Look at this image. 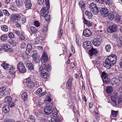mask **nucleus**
<instances>
[{
  "mask_svg": "<svg viewBox=\"0 0 122 122\" xmlns=\"http://www.w3.org/2000/svg\"><path fill=\"white\" fill-rule=\"evenodd\" d=\"M42 57L41 59V64L39 68V70L41 77L44 79H46L49 76L47 71L50 66L49 64L46 65V62L48 60V56L46 52H44L43 53Z\"/></svg>",
  "mask_w": 122,
  "mask_h": 122,
  "instance_id": "nucleus-1",
  "label": "nucleus"
},
{
  "mask_svg": "<svg viewBox=\"0 0 122 122\" xmlns=\"http://www.w3.org/2000/svg\"><path fill=\"white\" fill-rule=\"evenodd\" d=\"M117 59V56L114 54H112L108 56L105 62L103 63L104 66L107 69H110L115 63Z\"/></svg>",
  "mask_w": 122,
  "mask_h": 122,
  "instance_id": "nucleus-2",
  "label": "nucleus"
},
{
  "mask_svg": "<svg viewBox=\"0 0 122 122\" xmlns=\"http://www.w3.org/2000/svg\"><path fill=\"white\" fill-rule=\"evenodd\" d=\"M111 99L113 102L115 106H117L122 101L120 97H118L116 94L112 95L111 96Z\"/></svg>",
  "mask_w": 122,
  "mask_h": 122,
  "instance_id": "nucleus-3",
  "label": "nucleus"
},
{
  "mask_svg": "<svg viewBox=\"0 0 122 122\" xmlns=\"http://www.w3.org/2000/svg\"><path fill=\"white\" fill-rule=\"evenodd\" d=\"M48 8H43L41 11V15L44 17H46L45 18V20L46 21H49L50 18L49 15H47L48 14Z\"/></svg>",
  "mask_w": 122,
  "mask_h": 122,
  "instance_id": "nucleus-4",
  "label": "nucleus"
},
{
  "mask_svg": "<svg viewBox=\"0 0 122 122\" xmlns=\"http://www.w3.org/2000/svg\"><path fill=\"white\" fill-rule=\"evenodd\" d=\"M17 68L18 70L20 73H24L26 71V68L22 62H20L18 63L17 65Z\"/></svg>",
  "mask_w": 122,
  "mask_h": 122,
  "instance_id": "nucleus-5",
  "label": "nucleus"
},
{
  "mask_svg": "<svg viewBox=\"0 0 122 122\" xmlns=\"http://www.w3.org/2000/svg\"><path fill=\"white\" fill-rule=\"evenodd\" d=\"M102 37L100 36H97L92 41L93 44L96 46H98L100 44Z\"/></svg>",
  "mask_w": 122,
  "mask_h": 122,
  "instance_id": "nucleus-6",
  "label": "nucleus"
},
{
  "mask_svg": "<svg viewBox=\"0 0 122 122\" xmlns=\"http://www.w3.org/2000/svg\"><path fill=\"white\" fill-rule=\"evenodd\" d=\"M20 15L17 14H16V15L12 14L10 17V20L13 22H15L17 20H20Z\"/></svg>",
  "mask_w": 122,
  "mask_h": 122,
  "instance_id": "nucleus-7",
  "label": "nucleus"
},
{
  "mask_svg": "<svg viewBox=\"0 0 122 122\" xmlns=\"http://www.w3.org/2000/svg\"><path fill=\"white\" fill-rule=\"evenodd\" d=\"M26 85L28 88H31L34 86V83L32 81L30 78L26 79Z\"/></svg>",
  "mask_w": 122,
  "mask_h": 122,
  "instance_id": "nucleus-8",
  "label": "nucleus"
},
{
  "mask_svg": "<svg viewBox=\"0 0 122 122\" xmlns=\"http://www.w3.org/2000/svg\"><path fill=\"white\" fill-rule=\"evenodd\" d=\"M83 47L86 49L89 50L92 48L91 43L90 41H87L83 43Z\"/></svg>",
  "mask_w": 122,
  "mask_h": 122,
  "instance_id": "nucleus-9",
  "label": "nucleus"
},
{
  "mask_svg": "<svg viewBox=\"0 0 122 122\" xmlns=\"http://www.w3.org/2000/svg\"><path fill=\"white\" fill-rule=\"evenodd\" d=\"M101 15L103 17H107L108 15V10L107 8H102L101 10Z\"/></svg>",
  "mask_w": 122,
  "mask_h": 122,
  "instance_id": "nucleus-10",
  "label": "nucleus"
},
{
  "mask_svg": "<svg viewBox=\"0 0 122 122\" xmlns=\"http://www.w3.org/2000/svg\"><path fill=\"white\" fill-rule=\"evenodd\" d=\"M47 106L44 109V112L45 114L48 115L50 114L52 112L51 109L52 108L51 106H48V104H47Z\"/></svg>",
  "mask_w": 122,
  "mask_h": 122,
  "instance_id": "nucleus-11",
  "label": "nucleus"
},
{
  "mask_svg": "<svg viewBox=\"0 0 122 122\" xmlns=\"http://www.w3.org/2000/svg\"><path fill=\"white\" fill-rule=\"evenodd\" d=\"M2 48L3 50L5 51L9 52H11L12 51V50L10 48V46L6 44L2 45Z\"/></svg>",
  "mask_w": 122,
  "mask_h": 122,
  "instance_id": "nucleus-12",
  "label": "nucleus"
},
{
  "mask_svg": "<svg viewBox=\"0 0 122 122\" xmlns=\"http://www.w3.org/2000/svg\"><path fill=\"white\" fill-rule=\"evenodd\" d=\"M83 34L85 37H88L91 36L92 33L90 30L86 29L83 31Z\"/></svg>",
  "mask_w": 122,
  "mask_h": 122,
  "instance_id": "nucleus-13",
  "label": "nucleus"
},
{
  "mask_svg": "<svg viewBox=\"0 0 122 122\" xmlns=\"http://www.w3.org/2000/svg\"><path fill=\"white\" fill-rule=\"evenodd\" d=\"M117 28L115 25H113L112 27L109 26L107 28V31L110 33L114 32L117 30Z\"/></svg>",
  "mask_w": 122,
  "mask_h": 122,
  "instance_id": "nucleus-14",
  "label": "nucleus"
},
{
  "mask_svg": "<svg viewBox=\"0 0 122 122\" xmlns=\"http://www.w3.org/2000/svg\"><path fill=\"white\" fill-rule=\"evenodd\" d=\"M9 70V73L10 74H14L16 72L15 68V66H10Z\"/></svg>",
  "mask_w": 122,
  "mask_h": 122,
  "instance_id": "nucleus-15",
  "label": "nucleus"
},
{
  "mask_svg": "<svg viewBox=\"0 0 122 122\" xmlns=\"http://www.w3.org/2000/svg\"><path fill=\"white\" fill-rule=\"evenodd\" d=\"M89 52L91 56H92L94 54H97L98 52L97 50L93 48L92 47L91 49L89 50Z\"/></svg>",
  "mask_w": 122,
  "mask_h": 122,
  "instance_id": "nucleus-16",
  "label": "nucleus"
},
{
  "mask_svg": "<svg viewBox=\"0 0 122 122\" xmlns=\"http://www.w3.org/2000/svg\"><path fill=\"white\" fill-rule=\"evenodd\" d=\"M24 62V64L26 65V67L28 69L30 70L33 69L34 67L32 64L30 62H27L25 61Z\"/></svg>",
  "mask_w": 122,
  "mask_h": 122,
  "instance_id": "nucleus-17",
  "label": "nucleus"
},
{
  "mask_svg": "<svg viewBox=\"0 0 122 122\" xmlns=\"http://www.w3.org/2000/svg\"><path fill=\"white\" fill-rule=\"evenodd\" d=\"M72 80L73 79L72 78H69L66 83L67 88L69 90H70L71 88L72 85Z\"/></svg>",
  "mask_w": 122,
  "mask_h": 122,
  "instance_id": "nucleus-18",
  "label": "nucleus"
},
{
  "mask_svg": "<svg viewBox=\"0 0 122 122\" xmlns=\"http://www.w3.org/2000/svg\"><path fill=\"white\" fill-rule=\"evenodd\" d=\"M117 44L118 46L121 47L122 46V37L120 36L119 38H117L116 40Z\"/></svg>",
  "mask_w": 122,
  "mask_h": 122,
  "instance_id": "nucleus-19",
  "label": "nucleus"
},
{
  "mask_svg": "<svg viewBox=\"0 0 122 122\" xmlns=\"http://www.w3.org/2000/svg\"><path fill=\"white\" fill-rule=\"evenodd\" d=\"M120 80L119 79L116 78H113L111 80L112 83L117 85L120 83Z\"/></svg>",
  "mask_w": 122,
  "mask_h": 122,
  "instance_id": "nucleus-20",
  "label": "nucleus"
},
{
  "mask_svg": "<svg viewBox=\"0 0 122 122\" xmlns=\"http://www.w3.org/2000/svg\"><path fill=\"white\" fill-rule=\"evenodd\" d=\"M83 23L88 26H92L93 24L92 22L87 20L85 18H84Z\"/></svg>",
  "mask_w": 122,
  "mask_h": 122,
  "instance_id": "nucleus-21",
  "label": "nucleus"
},
{
  "mask_svg": "<svg viewBox=\"0 0 122 122\" xmlns=\"http://www.w3.org/2000/svg\"><path fill=\"white\" fill-rule=\"evenodd\" d=\"M28 94L26 92H24L21 95V98L24 101H26L27 99Z\"/></svg>",
  "mask_w": 122,
  "mask_h": 122,
  "instance_id": "nucleus-22",
  "label": "nucleus"
},
{
  "mask_svg": "<svg viewBox=\"0 0 122 122\" xmlns=\"http://www.w3.org/2000/svg\"><path fill=\"white\" fill-rule=\"evenodd\" d=\"M3 111L5 113L9 112L10 111L9 107L8 105H5L2 108Z\"/></svg>",
  "mask_w": 122,
  "mask_h": 122,
  "instance_id": "nucleus-23",
  "label": "nucleus"
},
{
  "mask_svg": "<svg viewBox=\"0 0 122 122\" xmlns=\"http://www.w3.org/2000/svg\"><path fill=\"white\" fill-rule=\"evenodd\" d=\"M32 56L33 58V60L35 62L37 63L40 61V57H38L36 54L32 55Z\"/></svg>",
  "mask_w": 122,
  "mask_h": 122,
  "instance_id": "nucleus-24",
  "label": "nucleus"
},
{
  "mask_svg": "<svg viewBox=\"0 0 122 122\" xmlns=\"http://www.w3.org/2000/svg\"><path fill=\"white\" fill-rule=\"evenodd\" d=\"M115 20L116 22L121 24L122 23V16H118L116 18Z\"/></svg>",
  "mask_w": 122,
  "mask_h": 122,
  "instance_id": "nucleus-25",
  "label": "nucleus"
},
{
  "mask_svg": "<svg viewBox=\"0 0 122 122\" xmlns=\"http://www.w3.org/2000/svg\"><path fill=\"white\" fill-rule=\"evenodd\" d=\"M90 10L92 11L94 15H97L99 10L98 8H90Z\"/></svg>",
  "mask_w": 122,
  "mask_h": 122,
  "instance_id": "nucleus-26",
  "label": "nucleus"
},
{
  "mask_svg": "<svg viewBox=\"0 0 122 122\" xmlns=\"http://www.w3.org/2000/svg\"><path fill=\"white\" fill-rule=\"evenodd\" d=\"M113 88L111 86H109L107 88L106 91L108 93H111L113 91Z\"/></svg>",
  "mask_w": 122,
  "mask_h": 122,
  "instance_id": "nucleus-27",
  "label": "nucleus"
},
{
  "mask_svg": "<svg viewBox=\"0 0 122 122\" xmlns=\"http://www.w3.org/2000/svg\"><path fill=\"white\" fill-rule=\"evenodd\" d=\"M2 30L4 32H7L8 30V27L5 25H2L1 26Z\"/></svg>",
  "mask_w": 122,
  "mask_h": 122,
  "instance_id": "nucleus-28",
  "label": "nucleus"
},
{
  "mask_svg": "<svg viewBox=\"0 0 122 122\" xmlns=\"http://www.w3.org/2000/svg\"><path fill=\"white\" fill-rule=\"evenodd\" d=\"M32 48V46L30 44H27V49L26 50V52H28L29 53L31 51Z\"/></svg>",
  "mask_w": 122,
  "mask_h": 122,
  "instance_id": "nucleus-29",
  "label": "nucleus"
},
{
  "mask_svg": "<svg viewBox=\"0 0 122 122\" xmlns=\"http://www.w3.org/2000/svg\"><path fill=\"white\" fill-rule=\"evenodd\" d=\"M102 80L104 83L105 84H107L109 83L110 79L108 77L102 78Z\"/></svg>",
  "mask_w": 122,
  "mask_h": 122,
  "instance_id": "nucleus-30",
  "label": "nucleus"
},
{
  "mask_svg": "<svg viewBox=\"0 0 122 122\" xmlns=\"http://www.w3.org/2000/svg\"><path fill=\"white\" fill-rule=\"evenodd\" d=\"M108 19L111 20H112L114 19V15L112 13H108Z\"/></svg>",
  "mask_w": 122,
  "mask_h": 122,
  "instance_id": "nucleus-31",
  "label": "nucleus"
},
{
  "mask_svg": "<svg viewBox=\"0 0 122 122\" xmlns=\"http://www.w3.org/2000/svg\"><path fill=\"white\" fill-rule=\"evenodd\" d=\"M25 5L26 8H31L32 5L30 1V0H28L26 2Z\"/></svg>",
  "mask_w": 122,
  "mask_h": 122,
  "instance_id": "nucleus-32",
  "label": "nucleus"
},
{
  "mask_svg": "<svg viewBox=\"0 0 122 122\" xmlns=\"http://www.w3.org/2000/svg\"><path fill=\"white\" fill-rule=\"evenodd\" d=\"M57 109L55 108H54L52 111L53 115L54 117H56L57 116Z\"/></svg>",
  "mask_w": 122,
  "mask_h": 122,
  "instance_id": "nucleus-33",
  "label": "nucleus"
},
{
  "mask_svg": "<svg viewBox=\"0 0 122 122\" xmlns=\"http://www.w3.org/2000/svg\"><path fill=\"white\" fill-rule=\"evenodd\" d=\"M12 100V98L11 97L8 96L6 97L5 99V101L6 102H10Z\"/></svg>",
  "mask_w": 122,
  "mask_h": 122,
  "instance_id": "nucleus-34",
  "label": "nucleus"
},
{
  "mask_svg": "<svg viewBox=\"0 0 122 122\" xmlns=\"http://www.w3.org/2000/svg\"><path fill=\"white\" fill-rule=\"evenodd\" d=\"M30 31L33 33H35L37 32V30L35 27L31 26L30 27Z\"/></svg>",
  "mask_w": 122,
  "mask_h": 122,
  "instance_id": "nucleus-35",
  "label": "nucleus"
},
{
  "mask_svg": "<svg viewBox=\"0 0 122 122\" xmlns=\"http://www.w3.org/2000/svg\"><path fill=\"white\" fill-rule=\"evenodd\" d=\"M111 49V47L110 45L108 44L106 46L105 49L107 52H109Z\"/></svg>",
  "mask_w": 122,
  "mask_h": 122,
  "instance_id": "nucleus-36",
  "label": "nucleus"
},
{
  "mask_svg": "<svg viewBox=\"0 0 122 122\" xmlns=\"http://www.w3.org/2000/svg\"><path fill=\"white\" fill-rule=\"evenodd\" d=\"M76 43L79 46L81 45L80 38L78 36H76Z\"/></svg>",
  "mask_w": 122,
  "mask_h": 122,
  "instance_id": "nucleus-37",
  "label": "nucleus"
},
{
  "mask_svg": "<svg viewBox=\"0 0 122 122\" xmlns=\"http://www.w3.org/2000/svg\"><path fill=\"white\" fill-rule=\"evenodd\" d=\"M7 37V36L6 35H4L1 36L0 39L2 41H5L6 40Z\"/></svg>",
  "mask_w": 122,
  "mask_h": 122,
  "instance_id": "nucleus-38",
  "label": "nucleus"
},
{
  "mask_svg": "<svg viewBox=\"0 0 122 122\" xmlns=\"http://www.w3.org/2000/svg\"><path fill=\"white\" fill-rule=\"evenodd\" d=\"M40 41V39L38 37L36 38L34 40V43L36 44H39Z\"/></svg>",
  "mask_w": 122,
  "mask_h": 122,
  "instance_id": "nucleus-39",
  "label": "nucleus"
},
{
  "mask_svg": "<svg viewBox=\"0 0 122 122\" xmlns=\"http://www.w3.org/2000/svg\"><path fill=\"white\" fill-rule=\"evenodd\" d=\"M1 65L5 69L7 68L8 67L9 68V66H10L9 64L5 63H2Z\"/></svg>",
  "mask_w": 122,
  "mask_h": 122,
  "instance_id": "nucleus-40",
  "label": "nucleus"
},
{
  "mask_svg": "<svg viewBox=\"0 0 122 122\" xmlns=\"http://www.w3.org/2000/svg\"><path fill=\"white\" fill-rule=\"evenodd\" d=\"M19 36V38L20 40H23L25 39V35L23 34L22 33H21Z\"/></svg>",
  "mask_w": 122,
  "mask_h": 122,
  "instance_id": "nucleus-41",
  "label": "nucleus"
},
{
  "mask_svg": "<svg viewBox=\"0 0 122 122\" xmlns=\"http://www.w3.org/2000/svg\"><path fill=\"white\" fill-rule=\"evenodd\" d=\"M117 111H115L112 110V111L111 114L112 116L114 117H116L117 113Z\"/></svg>",
  "mask_w": 122,
  "mask_h": 122,
  "instance_id": "nucleus-42",
  "label": "nucleus"
},
{
  "mask_svg": "<svg viewBox=\"0 0 122 122\" xmlns=\"http://www.w3.org/2000/svg\"><path fill=\"white\" fill-rule=\"evenodd\" d=\"M102 79L107 77V76L108 75L107 73H106L104 72H103L102 73Z\"/></svg>",
  "mask_w": 122,
  "mask_h": 122,
  "instance_id": "nucleus-43",
  "label": "nucleus"
},
{
  "mask_svg": "<svg viewBox=\"0 0 122 122\" xmlns=\"http://www.w3.org/2000/svg\"><path fill=\"white\" fill-rule=\"evenodd\" d=\"M63 30L62 29L60 30L58 35V37L59 38H60L61 37L62 34L63 33Z\"/></svg>",
  "mask_w": 122,
  "mask_h": 122,
  "instance_id": "nucleus-44",
  "label": "nucleus"
},
{
  "mask_svg": "<svg viewBox=\"0 0 122 122\" xmlns=\"http://www.w3.org/2000/svg\"><path fill=\"white\" fill-rule=\"evenodd\" d=\"M79 5L81 8H83L85 6V4L82 1H80L79 3Z\"/></svg>",
  "mask_w": 122,
  "mask_h": 122,
  "instance_id": "nucleus-45",
  "label": "nucleus"
},
{
  "mask_svg": "<svg viewBox=\"0 0 122 122\" xmlns=\"http://www.w3.org/2000/svg\"><path fill=\"white\" fill-rule=\"evenodd\" d=\"M34 25L38 27L40 26V23L37 21H36L34 22Z\"/></svg>",
  "mask_w": 122,
  "mask_h": 122,
  "instance_id": "nucleus-46",
  "label": "nucleus"
},
{
  "mask_svg": "<svg viewBox=\"0 0 122 122\" xmlns=\"http://www.w3.org/2000/svg\"><path fill=\"white\" fill-rule=\"evenodd\" d=\"M56 117V118L55 119L57 121V122H60L61 121V117L59 116H57Z\"/></svg>",
  "mask_w": 122,
  "mask_h": 122,
  "instance_id": "nucleus-47",
  "label": "nucleus"
},
{
  "mask_svg": "<svg viewBox=\"0 0 122 122\" xmlns=\"http://www.w3.org/2000/svg\"><path fill=\"white\" fill-rule=\"evenodd\" d=\"M90 8H97L96 4L93 3H91L90 5Z\"/></svg>",
  "mask_w": 122,
  "mask_h": 122,
  "instance_id": "nucleus-48",
  "label": "nucleus"
},
{
  "mask_svg": "<svg viewBox=\"0 0 122 122\" xmlns=\"http://www.w3.org/2000/svg\"><path fill=\"white\" fill-rule=\"evenodd\" d=\"M16 5L18 7H21V5L20 3L19 0H16Z\"/></svg>",
  "mask_w": 122,
  "mask_h": 122,
  "instance_id": "nucleus-49",
  "label": "nucleus"
},
{
  "mask_svg": "<svg viewBox=\"0 0 122 122\" xmlns=\"http://www.w3.org/2000/svg\"><path fill=\"white\" fill-rule=\"evenodd\" d=\"M9 37L10 38H12L14 37L13 33L12 32H10L8 34Z\"/></svg>",
  "mask_w": 122,
  "mask_h": 122,
  "instance_id": "nucleus-50",
  "label": "nucleus"
},
{
  "mask_svg": "<svg viewBox=\"0 0 122 122\" xmlns=\"http://www.w3.org/2000/svg\"><path fill=\"white\" fill-rule=\"evenodd\" d=\"M42 91V88H39L37 90L36 92V94H38L39 93L41 92Z\"/></svg>",
  "mask_w": 122,
  "mask_h": 122,
  "instance_id": "nucleus-51",
  "label": "nucleus"
},
{
  "mask_svg": "<svg viewBox=\"0 0 122 122\" xmlns=\"http://www.w3.org/2000/svg\"><path fill=\"white\" fill-rule=\"evenodd\" d=\"M9 107L11 108H12L14 106V104L12 102H10L9 103Z\"/></svg>",
  "mask_w": 122,
  "mask_h": 122,
  "instance_id": "nucleus-52",
  "label": "nucleus"
},
{
  "mask_svg": "<svg viewBox=\"0 0 122 122\" xmlns=\"http://www.w3.org/2000/svg\"><path fill=\"white\" fill-rule=\"evenodd\" d=\"M4 122H14V120L13 119H5Z\"/></svg>",
  "mask_w": 122,
  "mask_h": 122,
  "instance_id": "nucleus-53",
  "label": "nucleus"
},
{
  "mask_svg": "<svg viewBox=\"0 0 122 122\" xmlns=\"http://www.w3.org/2000/svg\"><path fill=\"white\" fill-rule=\"evenodd\" d=\"M25 43L24 42H22L21 43L20 46L21 48H24L25 47Z\"/></svg>",
  "mask_w": 122,
  "mask_h": 122,
  "instance_id": "nucleus-54",
  "label": "nucleus"
},
{
  "mask_svg": "<svg viewBox=\"0 0 122 122\" xmlns=\"http://www.w3.org/2000/svg\"><path fill=\"white\" fill-rule=\"evenodd\" d=\"M3 13L6 15L9 16L10 15L9 13L6 10H3Z\"/></svg>",
  "mask_w": 122,
  "mask_h": 122,
  "instance_id": "nucleus-55",
  "label": "nucleus"
},
{
  "mask_svg": "<svg viewBox=\"0 0 122 122\" xmlns=\"http://www.w3.org/2000/svg\"><path fill=\"white\" fill-rule=\"evenodd\" d=\"M119 92L120 93V95L122 96V86H121L118 89Z\"/></svg>",
  "mask_w": 122,
  "mask_h": 122,
  "instance_id": "nucleus-56",
  "label": "nucleus"
},
{
  "mask_svg": "<svg viewBox=\"0 0 122 122\" xmlns=\"http://www.w3.org/2000/svg\"><path fill=\"white\" fill-rule=\"evenodd\" d=\"M118 78L120 80H122V73H119L118 75Z\"/></svg>",
  "mask_w": 122,
  "mask_h": 122,
  "instance_id": "nucleus-57",
  "label": "nucleus"
},
{
  "mask_svg": "<svg viewBox=\"0 0 122 122\" xmlns=\"http://www.w3.org/2000/svg\"><path fill=\"white\" fill-rule=\"evenodd\" d=\"M105 1L107 4L109 5V4L112 3V0H105Z\"/></svg>",
  "mask_w": 122,
  "mask_h": 122,
  "instance_id": "nucleus-58",
  "label": "nucleus"
},
{
  "mask_svg": "<svg viewBox=\"0 0 122 122\" xmlns=\"http://www.w3.org/2000/svg\"><path fill=\"white\" fill-rule=\"evenodd\" d=\"M48 30V28L47 27L44 26L43 28V32L45 33Z\"/></svg>",
  "mask_w": 122,
  "mask_h": 122,
  "instance_id": "nucleus-59",
  "label": "nucleus"
},
{
  "mask_svg": "<svg viewBox=\"0 0 122 122\" xmlns=\"http://www.w3.org/2000/svg\"><path fill=\"white\" fill-rule=\"evenodd\" d=\"M10 43L11 44L12 46H15L16 45L17 43L16 42H15L14 41H12L11 42H10Z\"/></svg>",
  "mask_w": 122,
  "mask_h": 122,
  "instance_id": "nucleus-60",
  "label": "nucleus"
},
{
  "mask_svg": "<svg viewBox=\"0 0 122 122\" xmlns=\"http://www.w3.org/2000/svg\"><path fill=\"white\" fill-rule=\"evenodd\" d=\"M43 2V0H39L38 2V3L39 5H41L42 4Z\"/></svg>",
  "mask_w": 122,
  "mask_h": 122,
  "instance_id": "nucleus-61",
  "label": "nucleus"
},
{
  "mask_svg": "<svg viewBox=\"0 0 122 122\" xmlns=\"http://www.w3.org/2000/svg\"><path fill=\"white\" fill-rule=\"evenodd\" d=\"M46 4L47 7V8H49L50 7V6L49 2L48 1V0L47 1L46 0Z\"/></svg>",
  "mask_w": 122,
  "mask_h": 122,
  "instance_id": "nucleus-62",
  "label": "nucleus"
},
{
  "mask_svg": "<svg viewBox=\"0 0 122 122\" xmlns=\"http://www.w3.org/2000/svg\"><path fill=\"white\" fill-rule=\"evenodd\" d=\"M4 94L5 95V96H8L9 95L10 93L8 91L5 92H4Z\"/></svg>",
  "mask_w": 122,
  "mask_h": 122,
  "instance_id": "nucleus-63",
  "label": "nucleus"
},
{
  "mask_svg": "<svg viewBox=\"0 0 122 122\" xmlns=\"http://www.w3.org/2000/svg\"><path fill=\"white\" fill-rule=\"evenodd\" d=\"M49 122H57L56 119L54 118H51V120L49 121Z\"/></svg>",
  "mask_w": 122,
  "mask_h": 122,
  "instance_id": "nucleus-64",
  "label": "nucleus"
}]
</instances>
